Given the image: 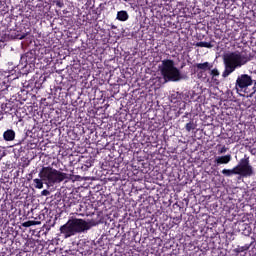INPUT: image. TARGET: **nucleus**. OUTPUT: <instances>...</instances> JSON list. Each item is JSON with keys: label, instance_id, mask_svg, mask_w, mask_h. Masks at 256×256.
<instances>
[{"label": "nucleus", "instance_id": "obj_1", "mask_svg": "<svg viewBox=\"0 0 256 256\" xmlns=\"http://www.w3.org/2000/svg\"><path fill=\"white\" fill-rule=\"evenodd\" d=\"M99 222L95 219L85 220L81 218H72L69 219L65 224L60 226V234L59 236L64 237V239H69L70 237H74V235H79L81 233H87L91 227H97Z\"/></svg>", "mask_w": 256, "mask_h": 256}, {"label": "nucleus", "instance_id": "obj_2", "mask_svg": "<svg viewBox=\"0 0 256 256\" xmlns=\"http://www.w3.org/2000/svg\"><path fill=\"white\" fill-rule=\"evenodd\" d=\"M251 61V54L246 51H234L224 55V71L222 77H229L236 69H241L243 65H247Z\"/></svg>", "mask_w": 256, "mask_h": 256}, {"label": "nucleus", "instance_id": "obj_3", "mask_svg": "<svg viewBox=\"0 0 256 256\" xmlns=\"http://www.w3.org/2000/svg\"><path fill=\"white\" fill-rule=\"evenodd\" d=\"M158 69L165 83H177V81H181V79H183L181 70L175 66V61L172 59L162 60V64L159 65Z\"/></svg>", "mask_w": 256, "mask_h": 256}, {"label": "nucleus", "instance_id": "obj_4", "mask_svg": "<svg viewBox=\"0 0 256 256\" xmlns=\"http://www.w3.org/2000/svg\"><path fill=\"white\" fill-rule=\"evenodd\" d=\"M221 173L224 177H233V175L252 177V175H255L253 166L249 164V158L240 159L239 163L233 169H223Z\"/></svg>", "mask_w": 256, "mask_h": 256}, {"label": "nucleus", "instance_id": "obj_5", "mask_svg": "<svg viewBox=\"0 0 256 256\" xmlns=\"http://www.w3.org/2000/svg\"><path fill=\"white\" fill-rule=\"evenodd\" d=\"M38 176L40 177V179H42V181L48 183V185L63 183L65 179H68L67 173L54 169L51 166L42 167Z\"/></svg>", "mask_w": 256, "mask_h": 256}, {"label": "nucleus", "instance_id": "obj_6", "mask_svg": "<svg viewBox=\"0 0 256 256\" xmlns=\"http://www.w3.org/2000/svg\"><path fill=\"white\" fill-rule=\"evenodd\" d=\"M251 85H253V77L248 74H241L236 79L235 89L237 92L244 91L246 93Z\"/></svg>", "mask_w": 256, "mask_h": 256}, {"label": "nucleus", "instance_id": "obj_7", "mask_svg": "<svg viewBox=\"0 0 256 256\" xmlns=\"http://www.w3.org/2000/svg\"><path fill=\"white\" fill-rule=\"evenodd\" d=\"M195 69H196V73H198V77L199 79H201V77H203V73H205L206 71H211V67H213L209 62H204V63H197L194 65Z\"/></svg>", "mask_w": 256, "mask_h": 256}, {"label": "nucleus", "instance_id": "obj_8", "mask_svg": "<svg viewBox=\"0 0 256 256\" xmlns=\"http://www.w3.org/2000/svg\"><path fill=\"white\" fill-rule=\"evenodd\" d=\"M230 162H231V154L218 156L215 158V163L217 165H227Z\"/></svg>", "mask_w": 256, "mask_h": 256}, {"label": "nucleus", "instance_id": "obj_9", "mask_svg": "<svg viewBox=\"0 0 256 256\" xmlns=\"http://www.w3.org/2000/svg\"><path fill=\"white\" fill-rule=\"evenodd\" d=\"M15 132L13 129H8L3 133L4 141H15Z\"/></svg>", "mask_w": 256, "mask_h": 256}, {"label": "nucleus", "instance_id": "obj_10", "mask_svg": "<svg viewBox=\"0 0 256 256\" xmlns=\"http://www.w3.org/2000/svg\"><path fill=\"white\" fill-rule=\"evenodd\" d=\"M116 19H118V21H127L129 19V14L125 10L118 11Z\"/></svg>", "mask_w": 256, "mask_h": 256}, {"label": "nucleus", "instance_id": "obj_11", "mask_svg": "<svg viewBox=\"0 0 256 256\" xmlns=\"http://www.w3.org/2000/svg\"><path fill=\"white\" fill-rule=\"evenodd\" d=\"M33 181L35 189H43V179L35 178Z\"/></svg>", "mask_w": 256, "mask_h": 256}, {"label": "nucleus", "instance_id": "obj_12", "mask_svg": "<svg viewBox=\"0 0 256 256\" xmlns=\"http://www.w3.org/2000/svg\"><path fill=\"white\" fill-rule=\"evenodd\" d=\"M196 127H197V125H195V122H193V121H190V122H188V123L185 125V129H186V131H187L188 133H190V131L195 130Z\"/></svg>", "mask_w": 256, "mask_h": 256}, {"label": "nucleus", "instance_id": "obj_13", "mask_svg": "<svg viewBox=\"0 0 256 256\" xmlns=\"http://www.w3.org/2000/svg\"><path fill=\"white\" fill-rule=\"evenodd\" d=\"M196 47H205L206 49H212L213 44H211V42H197Z\"/></svg>", "mask_w": 256, "mask_h": 256}, {"label": "nucleus", "instance_id": "obj_14", "mask_svg": "<svg viewBox=\"0 0 256 256\" xmlns=\"http://www.w3.org/2000/svg\"><path fill=\"white\" fill-rule=\"evenodd\" d=\"M181 99V93L175 92L174 94L171 95V101L172 103H177Z\"/></svg>", "mask_w": 256, "mask_h": 256}, {"label": "nucleus", "instance_id": "obj_15", "mask_svg": "<svg viewBox=\"0 0 256 256\" xmlns=\"http://www.w3.org/2000/svg\"><path fill=\"white\" fill-rule=\"evenodd\" d=\"M29 31L25 30L24 32L17 34L16 35V39H25L27 37V35H29Z\"/></svg>", "mask_w": 256, "mask_h": 256}, {"label": "nucleus", "instance_id": "obj_16", "mask_svg": "<svg viewBox=\"0 0 256 256\" xmlns=\"http://www.w3.org/2000/svg\"><path fill=\"white\" fill-rule=\"evenodd\" d=\"M4 111H6V113H9V111H13V103L11 102L6 103Z\"/></svg>", "mask_w": 256, "mask_h": 256}, {"label": "nucleus", "instance_id": "obj_17", "mask_svg": "<svg viewBox=\"0 0 256 256\" xmlns=\"http://www.w3.org/2000/svg\"><path fill=\"white\" fill-rule=\"evenodd\" d=\"M55 3L56 6L59 7L60 9H63V7H65V3H63V1L61 0H57Z\"/></svg>", "mask_w": 256, "mask_h": 256}, {"label": "nucleus", "instance_id": "obj_18", "mask_svg": "<svg viewBox=\"0 0 256 256\" xmlns=\"http://www.w3.org/2000/svg\"><path fill=\"white\" fill-rule=\"evenodd\" d=\"M41 195L43 197H49V195H51V192H49V190L45 189L41 192Z\"/></svg>", "mask_w": 256, "mask_h": 256}, {"label": "nucleus", "instance_id": "obj_19", "mask_svg": "<svg viewBox=\"0 0 256 256\" xmlns=\"http://www.w3.org/2000/svg\"><path fill=\"white\" fill-rule=\"evenodd\" d=\"M32 225H35V222L33 221H27L23 223V227H31Z\"/></svg>", "mask_w": 256, "mask_h": 256}, {"label": "nucleus", "instance_id": "obj_20", "mask_svg": "<svg viewBox=\"0 0 256 256\" xmlns=\"http://www.w3.org/2000/svg\"><path fill=\"white\" fill-rule=\"evenodd\" d=\"M211 75H212V77H219V70L213 69V70L211 71Z\"/></svg>", "mask_w": 256, "mask_h": 256}, {"label": "nucleus", "instance_id": "obj_21", "mask_svg": "<svg viewBox=\"0 0 256 256\" xmlns=\"http://www.w3.org/2000/svg\"><path fill=\"white\" fill-rule=\"evenodd\" d=\"M219 155H223V153H227V147L223 146L219 151Z\"/></svg>", "mask_w": 256, "mask_h": 256}, {"label": "nucleus", "instance_id": "obj_22", "mask_svg": "<svg viewBox=\"0 0 256 256\" xmlns=\"http://www.w3.org/2000/svg\"><path fill=\"white\" fill-rule=\"evenodd\" d=\"M255 93H256V86L254 85L252 87V92L248 95V97H253V95H255Z\"/></svg>", "mask_w": 256, "mask_h": 256}, {"label": "nucleus", "instance_id": "obj_23", "mask_svg": "<svg viewBox=\"0 0 256 256\" xmlns=\"http://www.w3.org/2000/svg\"><path fill=\"white\" fill-rule=\"evenodd\" d=\"M247 249H249V247L245 248V247H241L237 249V253H243V251H247Z\"/></svg>", "mask_w": 256, "mask_h": 256}, {"label": "nucleus", "instance_id": "obj_24", "mask_svg": "<svg viewBox=\"0 0 256 256\" xmlns=\"http://www.w3.org/2000/svg\"><path fill=\"white\" fill-rule=\"evenodd\" d=\"M8 73H10L11 75H13V67L11 69H8Z\"/></svg>", "mask_w": 256, "mask_h": 256}]
</instances>
